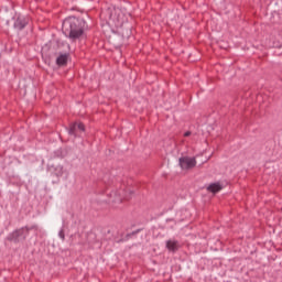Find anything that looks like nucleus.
<instances>
[{"label": "nucleus", "mask_w": 282, "mask_h": 282, "mask_svg": "<svg viewBox=\"0 0 282 282\" xmlns=\"http://www.w3.org/2000/svg\"><path fill=\"white\" fill-rule=\"evenodd\" d=\"M67 54L59 55L56 59V64L59 65V67L63 65H67Z\"/></svg>", "instance_id": "1a4fd4ad"}, {"label": "nucleus", "mask_w": 282, "mask_h": 282, "mask_svg": "<svg viewBox=\"0 0 282 282\" xmlns=\"http://www.w3.org/2000/svg\"><path fill=\"white\" fill-rule=\"evenodd\" d=\"M180 166L183 171L195 169L197 166V160L195 158L183 156L180 159Z\"/></svg>", "instance_id": "7ed1b4c3"}, {"label": "nucleus", "mask_w": 282, "mask_h": 282, "mask_svg": "<svg viewBox=\"0 0 282 282\" xmlns=\"http://www.w3.org/2000/svg\"><path fill=\"white\" fill-rule=\"evenodd\" d=\"M188 135H191V131L184 133V138H188Z\"/></svg>", "instance_id": "9d476101"}, {"label": "nucleus", "mask_w": 282, "mask_h": 282, "mask_svg": "<svg viewBox=\"0 0 282 282\" xmlns=\"http://www.w3.org/2000/svg\"><path fill=\"white\" fill-rule=\"evenodd\" d=\"M166 248L170 252H176V250H180V242L177 240H167Z\"/></svg>", "instance_id": "423d86ee"}, {"label": "nucleus", "mask_w": 282, "mask_h": 282, "mask_svg": "<svg viewBox=\"0 0 282 282\" xmlns=\"http://www.w3.org/2000/svg\"><path fill=\"white\" fill-rule=\"evenodd\" d=\"M221 184L219 183H213L207 187V191H209V193H219V191H221Z\"/></svg>", "instance_id": "6e6552de"}, {"label": "nucleus", "mask_w": 282, "mask_h": 282, "mask_svg": "<svg viewBox=\"0 0 282 282\" xmlns=\"http://www.w3.org/2000/svg\"><path fill=\"white\" fill-rule=\"evenodd\" d=\"M83 28H87V22L75 17L67 18L62 24V30L69 39H80L83 36Z\"/></svg>", "instance_id": "f257e3e1"}, {"label": "nucleus", "mask_w": 282, "mask_h": 282, "mask_svg": "<svg viewBox=\"0 0 282 282\" xmlns=\"http://www.w3.org/2000/svg\"><path fill=\"white\" fill-rule=\"evenodd\" d=\"M59 237H61L62 239H65V235L63 234V231L59 232Z\"/></svg>", "instance_id": "9b49d317"}, {"label": "nucleus", "mask_w": 282, "mask_h": 282, "mask_svg": "<svg viewBox=\"0 0 282 282\" xmlns=\"http://www.w3.org/2000/svg\"><path fill=\"white\" fill-rule=\"evenodd\" d=\"M78 131H79L80 133H83V131H85V124H83L82 122H79V123H74V124L70 127L69 133L73 134V135H76V133H78Z\"/></svg>", "instance_id": "39448f33"}, {"label": "nucleus", "mask_w": 282, "mask_h": 282, "mask_svg": "<svg viewBox=\"0 0 282 282\" xmlns=\"http://www.w3.org/2000/svg\"><path fill=\"white\" fill-rule=\"evenodd\" d=\"M24 232L25 230L19 229L11 235V239L14 241H21V239H25V236L23 235Z\"/></svg>", "instance_id": "0eeeda50"}, {"label": "nucleus", "mask_w": 282, "mask_h": 282, "mask_svg": "<svg viewBox=\"0 0 282 282\" xmlns=\"http://www.w3.org/2000/svg\"><path fill=\"white\" fill-rule=\"evenodd\" d=\"M127 199H129V194L124 189H116L109 194L110 204H122Z\"/></svg>", "instance_id": "f03ea898"}, {"label": "nucleus", "mask_w": 282, "mask_h": 282, "mask_svg": "<svg viewBox=\"0 0 282 282\" xmlns=\"http://www.w3.org/2000/svg\"><path fill=\"white\" fill-rule=\"evenodd\" d=\"M25 25H28V18L19 15L14 22V28H18V30H23Z\"/></svg>", "instance_id": "20e7f679"}]
</instances>
